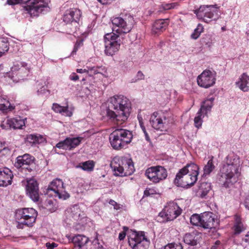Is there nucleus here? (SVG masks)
<instances>
[{
    "label": "nucleus",
    "mask_w": 249,
    "mask_h": 249,
    "mask_svg": "<svg viewBox=\"0 0 249 249\" xmlns=\"http://www.w3.org/2000/svg\"><path fill=\"white\" fill-rule=\"evenodd\" d=\"M131 103L129 99L122 95H114L108 101L107 117L114 123L122 124L129 116Z\"/></svg>",
    "instance_id": "obj_1"
},
{
    "label": "nucleus",
    "mask_w": 249,
    "mask_h": 249,
    "mask_svg": "<svg viewBox=\"0 0 249 249\" xmlns=\"http://www.w3.org/2000/svg\"><path fill=\"white\" fill-rule=\"evenodd\" d=\"M220 180L224 182L225 187L236 181L240 175V161L238 157L233 154L229 155L225 159L220 169Z\"/></svg>",
    "instance_id": "obj_2"
},
{
    "label": "nucleus",
    "mask_w": 249,
    "mask_h": 249,
    "mask_svg": "<svg viewBox=\"0 0 249 249\" xmlns=\"http://www.w3.org/2000/svg\"><path fill=\"white\" fill-rule=\"evenodd\" d=\"M110 165L116 176H130L135 171L132 160L126 158L115 157L111 161Z\"/></svg>",
    "instance_id": "obj_3"
},
{
    "label": "nucleus",
    "mask_w": 249,
    "mask_h": 249,
    "mask_svg": "<svg viewBox=\"0 0 249 249\" xmlns=\"http://www.w3.org/2000/svg\"><path fill=\"white\" fill-rule=\"evenodd\" d=\"M37 215L36 211L33 208H22L17 210L15 213L17 227L22 229L24 227H32Z\"/></svg>",
    "instance_id": "obj_4"
},
{
    "label": "nucleus",
    "mask_w": 249,
    "mask_h": 249,
    "mask_svg": "<svg viewBox=\"0 0 249 249\" xmlns=\"http://www.w3.org/2000/svg\"><path fill=\"white\" fill-rule=\"evenodd\" d=\"M132 137V134L130 131L124 129H117L110 134L109 140L114 149H120L130 142Z\"/></svg>",
    "instance_id": "obj_5"
},
{
    "label": "nucleus",
    "mask_w": 249,
    "mask_h": 249,
    "mask_svg": "<svg viewBox=\"0 0 249 249\" xmlns=\"http://www.w3.org/2000/svg\"><path fill=\"white\" fill-rule=\"evenodd\" d=\"M195 14L199 19L209 23L213 20H217L220 18L219 7L216 4L202 5L194 10Z\"/></svg>",
    "instance_id": "obj_6"
},
{
    "label": "nucleus",
    "mask_w": 249,
    "mask_h": 249,
    "mask_svg": "<svg viewBox=\"0 0 249 249\" xmlns=\"http://www.w3.org/2000/svg\"><path fill=\"white\" fill-rule=\"evenodd\" d=\"M28 2L25 7V10L32 16H38L42 13L44 8L48 6L46 0H7V3L9 5H15L18 3Z\"/></svg>",
    "instance_id": "obj_7"
},
{
    "label": "nucleus",
    "mask_w": 249,
    "mask_h": 249,
    "mask_svg": "<svg viewBox=\"0 0 249 249\" xmlns=\"http://www.w3.org/2000/svg\"><path fill=\"white\" fill-rule=\"evenodd\" d=\"M128 244L132 249H147L150 241L143 231H131L127 235Z\"/></svg>",
    "instance_id": "obj_8"
},
{
    "label": "nucleus",
    "mask_w": 249,
    "mask_h": 249,
    "mask_svg": "<svg viewBox=\"0 0 249 249\" xmlns=\"http://www.w3.org/2000/svg\"><path fill=\"white\" fill-rule=\"evenodd\" d=\"M111 21L115 26L113 28V31L120 35L129 33L132 30L134 23L133 18L130 16L125 18L120 17L113 18Z\"/></svg>",
    "instance_id": "obj_9"
},
{
    "label": "nucleus",
    "mask_w": 249,
    "mask_h": 249,
    "mask_svg": "<svg viewBox=\"0 0 249 249\" xmlns=\"http://www.w3.org/2000/svg\"><path fill=\"white\" fill-rule=\"evenodd\" d=\"M47 193L53 195L55 197L63 200L66 199L70 197L64 188L63 182L61 179L56 178L53 180L49 185Z\"/></svg>",
    "instance_id": "obj_10"
},
{
    "label": "nucleus",
    "mask_w": 249,
    "mask_h": 249,
    "mask_svg": "<svg viewBox=\"0 0 249 249\" xmlns=\"http://www.w3.org/2000/svg\"><path fill=\"white\" fill-rule=\"evenodd\" d=\"M105 43V53L107 55H112L117 52L120 46L119 35L114 33H107L104 36Z\"/></svg>",
    "instance_id": "obj_11"
},
{
    "label": "nucleus",
    "mask_w": 249,
    "mask_h": 249,
    "mask_svg": "<svg viewBox=\"0 0 249 249\" xmlns=\"http://www.w3.org/2000/svg\"><path fill=\"white\" fill-rule=\"evenodd\" d=\"M145 175L151 181L158 183L166 178L167 172L162 166H152L146 170Z\"/></svg>",
    "instance_id": "obj_12"
},
{
    "label": "nucleus",
    "mask_w": 249,
    "mask_h": 249,
    "mask_svg": "<svg viewBox=\"0 0 249 249\" xmlns=\"http://www.w3.org/2000/svg\"><path fill=\"white\" fill-rule=\"evenodd\" d=\"M181 210L174 202H170L161 212L159 216L163 218L164 221H172L180 214Z\"/></svg>",
    "instance_id": "obj_13"
},
{
    "label": "nucleus",
    "mask_w": 249,
    "mask_h": 249,
    "mask_svg": "<svg viewBox=\"0 0 249 249\" xmlns=\"http://www.w3.org/2000/svg\"><path fill=\"white\" fill-rule=\"evenodd\" d=\"M216 72L210 70H204L197 76V82L199 86L208 89L215 83Z\"/></svg>",
    "instance_id": "obj_14"
},
{
    "label": "nucleus",
    "mask_w": 249,
    "mask_h": 249,
    "mask_svg": "<svg viewBox=\"0 0 249 249\" xmlns=\"http://www.w3.org/2000/svg\"><path fill=\"white\" fill-rule=\"evenodd\" d=\"M150 122L154 129L160 131H166L169 124L167 116L157 112H154L151 116Z\"/></svg>",
    "instance_id": "obj_15"
},
{
    "label": "nucleus",
    "mask_w": 249,
    "mask_h": 249,
    "mask_svg": "<svg viewBox=\"0 0 249 249\" xmlns=\"http://www.w3.org/2000/svg\"><path fill=\"white\" fill-rule=\"evenodd\" d=\"M197 180V176L178 172L174 182L178 186L185 187L193 185Z\"/></svg>",
    "instance_id": "obj_16"
},
{
    "label": "nucleus",
    "mask_w": 249,
    "mask_h": 249,
    "mask_svg": "<svg viewBox=\"0 0 249 249\" xmlns=\"http://www.w3.org/2000/svg\"><path fill=\"white\" fill-rule=\"evenodd\" d=\"M26 185V194L34 202L39 200V188L37 181L34 178H30L27 180Z\"/></svg>",
    "instance_id": "obj_17"
},
{
    "label": "nucleus",
    "mask_w": 249,
    "mask_h": 249,
    "mask_svg": "<svg viewBox=\"0 0 249 249\" xmlns=\"http://www.w3.org/2000/svg\"><path fill=\"white\" fill-rule=\"evenodd\" d=\"M34 160V158L33 157L29 154H25L17 157L15 166L17 168H21L27 170L28 172H31L32 170L31 166L33 164Z\"/></svg>",
    "instance_id": "obj_18"
},
{
    "label": "nucleus",
    "mask_w": 249,
    "mask_h": 249,
    "mask_svg": "<svg viewBox=\"0 0 249 249\" xmlns=\"http://www.w3.org/2000/svg\"><path fill=\"white\" fill-rule=\"evenodd\" d=\"M216 222L213 214L206 212L201 213L200 226L204 229H212L216 226Z\"/></svg>",
    "instance_id": "obj_19"
},
{
    "label": "nucleus",
    "mask_w": 249,
    "mask_h": 249,
    "mask_svg": "<svg viewBox=\"0 0 249 249\" xmlns=\"http://www.w3.org/2000/svg\"><path fill=\"white\" fill-rule=\"evenodd\" d=\"M81 15V11L76 8H71L66 11L63 16V21L66 23L77 22Z\"/></svg>",
    "instance_id": "obj_20"
},
{
    "label": "nucleus",
    "mask_w": 249,
    "mask_h": 249,
    "mask_svg": "<svg viewBox=\"0 0 249 249\" xmlns=\"http://www.w3.org/2000/svg\"><path fill=\"white\" fill-rule=\"evenodd\" d=\"M13 175L7 168H0V186H7L12 183Z\"/></svg>",
    "instance_id": "obj_21"
},
{
    "label": "nucleus",
    "mask_w": 249,
    "mask_h": 249,
    "mask_svg": "<svg viewBox=\"0 0 249 249\" xmlns=\"http://www.w3.org/2000/svg\"><path fill=\"white\" fill-rule=\"evenodd\" d=\"M14 70H17L18 72V80H24L29 75L31 69V66L25 62H21L20 67L18 69L17 66H15L14 68Z\"/></svg>",
    "instance_id": "obj_22"
},
{
    "label": "nucleus",
    "mask_w": 249,
    "mask_h": 249,
    "mask_svg": "<svg viewBox=\"0 0 249 249\" xmlns=\"http://www.w3.org/2000/svg\"><path fill=\"white\" fill-rule=\"evenodd\" d=\"M236 85L243 91H249V76L245 73L242 74L236 82Z\"/></svg>",
    "instance_id": "obj_23"
},
{
    "label": "nucleus",
    "mask_w": 249,
    "mask_h": 249,
    "mask_svg": "<svg viewBox=\"0 0 249 249\" xmlns=\"http://www.w3.org/2000/svg\"><path fill=\"white\" fill-rule=\"evenodd\" d=\"M198 170L199 167L196 164L193 162H191L190 163L187 164L183 168L181 169L179 172L198 176Z\"/></svg>",
    "instance_id": "obj_24"
},
{
    "label": "nucleus",
    "mask_w": 249,
    "mask_h": 249,
    "mask_svg": "<svg viewBox=\"0 0 249 249\" xmlns=\"http://www.w3.org/2000/svg\"><path fill=\"white\" fill-rule=\"evenodd\" d=\"M167 20V19H162L156 20L153 25L152 29V32L154 34H157L165 30L168 25Z\"/></svg>",
    "instance_id": "obj_25"
},
{
    "label": "nucleus",
    "mask_w": 249,
    "mask_h": 249,
    "mask_svg": "<svg viewBox=\"0 0 249 249\" xmlns=\"http://www.w3.org/2000/svg\"><path fill=\"white\" fill-rule=\"evenodd\" d=\"M6 124H8L10 128L20 129L25 125V123L24 120L18 117L7 119Z\"/></svg>",
    "instance_id": "obj_26"
},
{
    "label": "nucleus",
    "mask_w": 249,
    "mask_h": 249,
    "mask_svg": "<svg viewBox=\"0 0 249 249\" xmlns=\"http://www.w3.org/2000/svg\"><path fill=\"white\" fill-rule=\"evenodd\" d=\"M52 109L55 112L61 113L66 116H71L72 114V112L69 110L67 107H62L56 103L53 104Z\"/></svg>",
    "instance_id": "obj_27"
},
{
    "label": "nucleus",
    "mask_w": 249,
    "mask_h": 249,
    "mask_svg": "<svg viewBox=\"0 0 249 249\" xmlns=\"http://www.w3.org/2000/svg\"><path fill=\"white\" fill-rule=\"evenodd\" d=\"M89 241V238L85 235L78 234L72 238V242L75 246L82 248Z\"/></svg>",
    "instance_id": "obj_28"
},
{
    "label": "nucleus",
    "mask_w": 249,
    "mask_h": 249,
    "mask_svg": "<svg viewBox=\"0 0 249 249\" xmlns=\"http://www.w3.org/2000/svg\"><path fill=\"white\" fill-rule=\"evenodd\" d=\"M44 141L43 137L39 135L30 134L27 136L26 142L31 144L39 143Z\"/></svg>",
    "instance_id": "obj_29"
},
{
    "label": "nucleus",
    "mask_w": 249,
    "mask_h": 249,
    "mask_svg": "<svg viewBox=\"0 0 249 249\" xmlns=\"http://www.w3.org/2000/svg\"><path fill=\"white\" fill-rule=\"evenodd\" d=\"M213 99L211 98L210 99H208L204 101L199 110V114L201 113H205V114H206L207 112L211 110L213 106Z\"/></svg>",
    "instance_id": "obj_30"
},
{
    "label": "nucleus",
    "mask_w": 249,
    "mask_h": 249,
    "mask_svg": "<svg viewBox=\"0 0 249 249\" xmlns=\"http://www.w3.org/2000/svg\"><path fill=\"white\" fill-rule=\"evenodd\" d=\"M82 138L80 137L77 138H68L66 139V143L67 144L68 149L71 150L77 146H78L81 141Z\"/></svg>",
    "instance_id": "obj_31"
},
{
    "label": "nucleus",
    "mask_w": 249,
    "mask_h": 249,
    "mask_svg": "<svg viewBox=\"0 0 249 249\" xmlns=\"http://www.w3.org/2000/svg\"><path fill=\"white\" fill-rule=\"evenodd\" d=\"M94 167V162L92 160H88L79 163L76 166V168H80L84 171L91 172L93 171Z\"/></svg>",
    "instance_id": "obj_32"
},
{
    "label": "nucleus",
    "mask_w": 249,
    "mask_h": 249,
    "mask_svg": "<svg viewBox=\"0 0 249 249\" xmlns=\"http://www.w3.org/2000/svg\"><path fill=\"white\" fill-rule=\"evenodd\" d=\"M184 243L187 244L195 246L197 244V237L195 234L186 233L183 238Z\"/></svg>",
    "instance_id": "obj_33"
},
{
    "label": "nucleus",
    "mask_w": 249,
    "mask_h": 249,
    "mask_svg": "<svg viewBox=\"0 0 249 249\" xmlns=\"http://www.w3.org/2000/svg\"><path fill=\"white\" fill-rule=\"evenodd\" d=\"M89 72L94 74H101L102 75L106 76L107 72V70L105 67L103 66H94L92 67L89 68Z\"/></svg>",
    "instance_id": "obj_34"
},
{
    "label": "nucleus",
    "mask_w": 249,
    "mask_h": 249,
    "mask_svg": "<svg viewBox=\"0 0 249 249\" xmlns=\"http://www.w3.org/2000/svg\"><path fill=\"white\" fill-rule=\"evenodd\" d=\"M211 190V184L208 182H202L199 187L200 196L203 198Z\"/></svg>",
    "instance_id": "obj_35"
},
{
    "label": "nucleus",
    "mask_w": 249,
    "mask_h": 249,
    "mask_svg": "<svg viewBox=\"0 0 249 249\" xmlns=\"http://www.w3.org/2000/svg\"><path fill=\"white\" fill-rule=\"evenodd\" d=\"M213 157L209 160L207 163L203 168V176L209 175L211 173L214 169L215 166L213 163Z\"/></svg>",
    "instance_id": "obj_36"
},
{
    "label": "nucleus",
    "mask_w": 249,
    "mask_h": 249,
    "mask_svg": "<svg viewBox=\"0 0 249 249\" xmlns=\"http://www.w3.org/2000/svg\"><path fill=\"white\" fill-rule=\"evenodd\" d=\"M37 82H38V84L37 85V87H41V89L40 90L38 89L37 91L38 93H39V94L45 93L46 92V91L50 93V91L49 90H47L45 88H44V87H48V85L49 82L48 81L47 79H44L43 80H41L40 81H38Z\"/></svg>",
    "instance_id": "obj_37"
},
{
    "label": "nucleus",
    "mask_w": 249,
    "mask_h": 249,
    "mask_svg": "<svg viewBox=\"0 0 249 249\" xmlns=\"http://www.w3.org/2000/svg\"><path fill=\"white\" fill-rule=\"evenodd\" d=\"M235 221V231L236 233H239L245 229L244 225L241 222V219L240 216L236 215Z\"/></svg>",
    "instance_id": "obj_38"
},
{
    "label": "nucleus",
    "mask_w": 249,
    "mask_h": 249,
    "mask_svg": "<svg viewBox=\"0 0 249 249\" xmlns=\"http://www.w3.org/2000/svg\"><path fill=\"white\" fill-rule=\"evenodd\" d=\"M14 107L10 105L9 102L6 100L0 97V110H12Z\"/></svg>",
    "instance_id": "obj_39"
},
{
    "label": "nucleus",
    "mask_w": 249,
    "mask_h": 249,
    "mask_svg": "<svg viewBox=\"0 0 249 249\" xmlns=\"http://www.w3.org/2000/svg\"><path fill=\"white\" fill-rule=\"evenodd\" d=\"M204 28L202 24H198L197 27L194 30V32L192 34L191 38L194 39H196L199 37L201 33L203 32Z\"/></svg>",
    "instance_id": "obj_40"
},
{
    "label": "nucleus",
    "mask_w": 249,
    "mask_h": 249,
    "mask_svg": "<svg viewBox=\"0 0 249 249\" xmlns=\"http://www.w3.org/2000/svg\"><path fill=\"white\" fill-rule=\"evenodd\" d=\"M9 49L8 43L3 39H0V57Z\"/></svg>",
    "instance_id": "obj_41"
},
{
    "label": "nucleus",
    "mask_w": 249,
    "mask_h": 249,
    "mask_svg": "<svg viewBox=\"0 0 249 249\" xmlns=\"http://www.w3.org/2000/svg\"><path fill=\"white\" fill-rule=\"evenodd\" d=\"M71 217L75 220L78 219L80 215V210L77 206H73L71 208Z\"/></svg>",
    "instance_id": "obj_42"
},
{
    "label": "nucleus",
    "mask_w": 249,
    "mask_h": 249,
    "mask_svg": "<svg viewBox=\"0 0 249 249\" xmlns=\"http://www.w3.org/2000/svg\"><path fill=\"white\" fill-rule=\"evenodd\" d=\"M201 220V214L200 215L197 214H194L190 217V222L194 225H197L200 226Z\"/></svg>",
    "instance_id": "obj_43"
},
{
    "label": "nucleus",
    "mask_w": 249,
    "mask_h": 249,
    "mask_svg": "<svg viewBox=\"0 0 249 249\" xmlns=\"http://www.w3.org/2000/svg\"><path fill=\"white\" fill-rule=\"evenodd\" d=\"M160 249H183V247L180 244L171 243L167 244Z\"/></svg>",
    "instance_id": "obj_44"
},
{
    "label": "nucleus",
    "mask_w": 249,
    "mask_h": 249,
    "mask_svg": "<svg viewBox=\"0 0 249 249\" xmlns=\"http://www.w3.org/2000/svg\"><path fill=\"white\" fill-rule=\"evenodd\" d=\"M202 113H201L199 114L198 111L197 113V116H196L194 119V123L195 126L197 128H199L201 126L202 122L201 116Z\"/></svg>",
    "instance_id": "obj_45"
},
{
    "label": "nucleus",
    "mask_w": 249,
    "mask_h": 249,
    "mask_svg": "<svg viewBox=\"0 0 249 249\" xmlns=\"http://www.w3.org/2000/svg\"><path fill=\"white\" fill-rule=\"evenodd\" d=\"M202 41L203 43L207 45L208 47H210L213 43L212 36L209 35H205V36L202 38Z\"/></svg>",
    "instance_id": "obj_46"
},
{
    "label": "nucleus",
    "mask_w": 249,
    "mask_h": 249,
    "mask_svg": "<svg viewBox=\"0 0 249 249\" xmlns=\"http://www.w3.org/2000/svg\"><path fill=\"white\" fill-rule=\"evenodd\" d=\"M66 139L63 141L60 142L56 145V147L58 148H62L63 149H68L67 144L66 143Z\"/></svg>",
    "instance_id": "obj_47"
},
{
    "label": "nucleus",
    "mask_w": 249,
    "mask_h": 249,
    "mask_svg": "<svg viewBox=\"0 0 249 249\" xmlns=\"http://www.w3.org/2000/svg\"><path fill=\"white\" fill-rule=\"evenodd\" d=\"M109 203L110 205H112L114 207V209L115 210H119L121 208L120 205L113 200H110L109 202Z\"/></svg>",
    "instance_id": "obj_48"
},
{
    "label": "nucleus",
    "mask_w": 249,
    "mask_h": 249,
    "mask_svg": "<svg viewBox=\"0 0 249 249\" xmlns=\"http://www.w3.org/2000/svg\"><path fill=\"white\" fill-rule=\"evenodd\" d=\"M46 247L47 249H53L54 248L57 247V244L55 243H47L46 244Z\"/></svg>",
    "instance_id": "obj_49"
},
{
    "label": "nucleus",
    "mask_w": 249,
    "mask_h": 249,
    "mask_svg": "<svg viewBox=\"0 0 249 249\" xmlns=\"http://www.w3.org/2000/svg\"><path fill=\"white\" fill-rule=\"evenodd\" d=\"M160 8L162 9V10L160 9V11H162V10H170L169 3L162 4Z\"/></svg>",
    "instance_id": "obj_50"
},
{
    "label": "nucleus",
    "mask_w": 249,
    "mask_h": 249,
    "mask_svg": "<svg viewBox=\"0 0 249 249\" xmlns=\"http://www.w3.org/2000/svg\"><path fill=\"white\" fill-rule=\"evenodd\" d=\"M154 190L153 189H151L149 188H147L146 190L144 191V195L145 196H149L151 195H152L154 194Z\"/></svg>",
    "instance_id": "obj_51"
},
{
    "label": "nucleus",
    "mask_w": 249,
    "mask_h": 249,
    "mask_svg": "<svg viewBox=\"0 0 249 249\" xmlns=\"http://www.w3.org/2000/svg\"><path fill=\"white\" fill-rule=\"evenodd\" d=\"M70 79L72 81H76L79 79V76L75 73H73L70 76Z\"/></svg>",
    "instance_id": "obj_52"
},
{
    "label": "nucleus",
    "mask_w": 249,
    "mask_h": 249,
    "mask_svg": "<svg viewBox=\"0 0 249 249\" xmlns=\"http://www.w3.org/2000/svg\"><path fill=\"white\" fill-rule=\"evenodd\" d=\"M137 77L138 80H142L144 78V75L142 71H139L137 74Z\"/></svg>",
    "instance_id": "obj_53"
},
{
    "label": "nucleus",
    "mask_w": 249,
    "mask_h": 249,
    "mask_svg": "<svg viewBox=\"0 0 249 249\" xmlns=\"http://www.w3.org/2000/svg\"><path fill=\"white\" fill-rule=\"evenodd\" d=\"M220 244V242L219 241H218V240L216 241L215 242L214 245H213L211 249H218Z\"/></svg>",
    "instance_id": "obj_54"
},
{
    "label": "nucleus",
    "mask_w": 249,
    "mask_h": 249,
    "mask_svg": "<svg viewBox=\"0 0 249 249\" xmlns=\"http://www.w3.org/2000/svg\"><path fill=\"white\" fill-rule=\"evenodd\" d=\"M126 233L124 231H122L119 233V239L120 240H123L125 237Z\"/></svg>",
    "instance_id": "obj_55"
},
{
    "label": "nucleus",
    "mask_w": 249,
    "mask_h": 249,
    "mask_svg": "<svg viewBox=\"0 0 249 249\" xmlns=\"http://www.w3.org/2000/svg\"><path fill=\"white\" fill-rule=\"evenodd\" d=\"M169 5L170 9L176 8L178 6V3L177 2L169 3Z\"/></svg>",
    "instance_id": "obj_56"
},
{
    "label": "nucleus",
    "mask_w": 249,
    "mask_h": 249,
    "mask_svg": "<svg viewBox=\"0 0 249 249\" xmlns=\"http://www.w3.org/2000/svg\"><path fill=\"white\" fill-rule=\"evenodd\" d=\"M76 71L78 73H82L84 72H88L89 71V70H86V69H77Z\"/></svg>",
    "instance_id": "obj_57"
},
{
    "label": "nucleus",
    "mask_w": 249,
    "mask_h": 249,
    "mask_svg": "<svg viewBox=\"0 0 249 249\" xmlns=\"http://www.w3.org/2000/svg\"><path fill=\"white\" fill-rule=\"evenodd\" d=\"M5 149V143L0 141V152Z\"/></svg>",
    "instance_id": "obj_58"
},
{
    "label": "nucleus",
    "mask_w": 249,
    "mask_h": 249,
    "mask_svg": "<svg viewBox=\"0 0 249 249\" xmlns=\"http://www.w3.org/2000/svg\"><path fill=\"white\" fill-rule=\"evenodd\" d=\"M245 204L246 208L249 210V197L246 198Z\"/></svg>",
    "instance_id": "obj_59"
},
{
    "label": "nucleus",
    "mask_w": 249,
    "mask_h": 249,
    "mask_svg": "<svg viewBox=\"0 0 249 249\" xmlns=\"http://www.w3.org/2000/svg\"><path fill=\"white\" fill-rule=\"evenodd\" d=\"M139 122H140L141 127L142 128L143 133L146 132V131L145 128L144 126L143 125V124L142 123V121L140 120H139Z\"/></svg>",
    "instance_id": "obj_60"
},
{
    "label": "nucleus",
    "mask_w": 249,
    "mask_h": 249,
    "mask_svg": "<svg viewBox=\"0 0 249 249\" xmlns=\"http://www.w3.org/2000/svg\"><path fill=\"white\" fill-rule=\"evenodd\" d=\"M244 240L246 242L249 243V231L246 235Z\"/></svg>",
    "instance_id": "obj_61"
},
{
    "label": "nucleus",
    "mask_w": 249,
    "mask_h": 249,
    "mask_svg": "<svg viewBox=\"0 0 249 249\" xmlns=\"http://www.w3.org/2000/svg\"><path fill=\"white\" fill-rule=\"evenodd\" d=\"M144 135H145V139L147 141H149L150 140V138L148 136V133H147V132H144Z\"/></svg>",
    "instance_id": "obj_62"
},
{
    "label": "nucleus",
    "mask_w": 249,
    "mask_h": 249,
    "mask_svg": "<svg viewBox=\"0 0 249 249\" xmlns=\"http://www.w3.org/2000/svg\"><path fill=\"white\" fill-rule=\"evenodd\" d=\"M77 50V44H76V45L74 46V49L72 52V54H73L74 53H75L76 52Z\"/></svg>",
    "instance_id": "obj_63"
},
{
    "label": "nucleus",
    "mask_w": 249,
    "mask_h": 249,
    "mask_svg": "<svg viewBox=\"0 0 249 249\" xmlns=\"http://www.w3.org/2000/svg\"><path fill=\"white\" fill-rule=\"evenodd\" d=\"M124 230L125 229H127V228H126V227H124Z\"/></svg>",
    "instance_id": "obj_64"
}]
</instances>
